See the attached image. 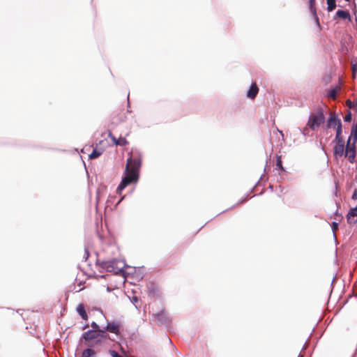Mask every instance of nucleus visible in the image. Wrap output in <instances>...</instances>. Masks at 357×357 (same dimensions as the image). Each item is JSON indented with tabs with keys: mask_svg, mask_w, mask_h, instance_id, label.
Returning a JSON list of instances; mask_svg holds the SVG:
<instances>
[{
	"mask_svg": "<svg viewBox=\"0 0 357 357\" xmlns=\"http://www.w3.org/2000/svg\"><path fill=\"white\" fill-rule=\"evenodd\" d=\"M89 327V325L88 324H85L83 327V329L85 330L86 328H87Z\"/></svg>",
	"mask_w": 357,
	"mask_h": 357,
	"instance_id": "nucleus-31",
	"label": "nucleus"
},
{
	"mask_svg": "<svg viewBox=\"0 0 357 357\" xmlns=\"http://www.w3.org/2000/svg\"><path fill=\"white\" fill-rule=\"evenodd\" d=\"M109 354L111 355L112 357H122L120 356L116 351L114 350H109Z\"/></svg>",
	"mask_w": 357,
	"mask_h": 357,
	"instance_id": "nucleus-23",
	"label": "nucleus"
},
{
	"mask_svg": "<svg viewBox=\"0 0 357 357\" xmlns=\"http://www.w3.org/2000/svg\"><path fill=\"white\" fill-rule=\"evenodd\" d=\"M338 228V223L336 222H333L332 223V229L333 231L337 230Z\"/></svg>",
	"mask_w": 357,
	"mask_h": 357,
	"instance_id": "nucleus-28",
	"label": "nucleus"
},
{
	"mask_svg": "<svg viewBox=\"0 0 357 357\" xmlns=\"http://www.w3.org/2000/svg\"><path fill=\"white\" fill-rule=\"evenodd\" d=\"M346 1H349L350 0H345Z\"/></svg>",
	"mask_w": 357,
	"mask_h": 357,
	"instance_id": "nucleus-33",
	"label": "nucleus"
},
{
	"mask_svg": "<svg viewBox=\"0 0 357 357\" xmlns=\"http://www.w3.org/2000/svg\"><path fill=\"white\" fill-rule=\"evenodd\" d=\"M132 300H133V301H134V302H137L138 298H137V297L134 296V297L132 298Z\"/></svg>",
	"mask_w": 357,
	"mask_h": 357,
	"instance_id": "nucleus-30",
	"label": "nucleus"
},
{
	"mask_svg": "<svg viewBox=\"0 0 357 357\" xmlns=\"http://www.w3.org/2000/svg\"><path fill=\"white\" fill-rule=\"evenodd\" d=\"M276 167L279 169H283V167H282V160H281L280 157H278V158H277Z\"/></svg>",
	"mask_w": 357,
	"mask_h": 357,
	"instance_id": "nucleus-20",
	"label": "nucleus"
},
{
	"mask_svg": "<svg viewBox=\"0 0 357 357\" xmlns=\"http://www.w3.org/2000/svg\"><path fill=\"white\" fill-rule=\"evenodd\" d=\"M77 312L83 319L86 320L88 319V316L85 311L84 306L83 304H79L77 306Z\"/></svg>",
	"mask_w": 357,
	"mask_h": 357,
	"instance_id": "nucleus-13",
	"label": "nucleus"
},
{
	"mask_svg": "<svg viewBox=\"0 0 357 357\" xmlns=\"http://www.w3.org/2000/svg\"><path fill=\"white\" fill-rule=\"evenodd\" d=\"M102 154V151H98L97 149H93L92 153L89 155L90 159H95L99 157Z\"/></svg>",
	"mask_w": 357,
	"mask_h": 357,
	"instance_id": "nucleus-18",
	"label": "nucleus"
},
{
	"mask_svg": "<svg viewBox=\"0 0 357 357\" xmlns=\"http://www.w3.org/2000/svg\"><path fill=\"white\" fill-rule=\"evenodd\" d=\"M335 129L336 133H335V137L334 140L344 139L342 135V124L338 125V126Z\"/></svg>",
	"mask_w": 357,
	"mask_h": 357,
	"instance_id": "nucleus-15",
	"label": "nucleus"
},
{
	"mask_svg": "<svg viewBox=\"0 0 357 357\" xmlns=\"http://www.w3.org/2000/svg\"><path fill=\"white\" fill-rule=\"evenodd\" d=\"M162 317V313H158L155 315V318L156 319H158V321H160V317Z\"/></svg>",
	"mask_w": 357,
	"mask_h": 357,
	"instance_id": "nucleus-29",
	"label": "nucleus"
},
{
	"mask_svg": "<svg viewBox=\"0 0 357 357\" xmlns=\"http://www.w3.org/2000/svg\"><path fill=\"white\" fill-rule=\"evenodd\" d=\"M352 119V115H351V113L350 112H349L347 113V114H346V116H344V121L346 122H350Z\"/></svg>",
	"mask_w": 357,
	"mask_h": 357,
	"instance_id": "nucleus-22",
	"label": "nucleus"
},
{
	"mask_svg": "<svg viewBox=\"0 0 357 357\" xmlns=\"http://www.w3.org/2000/svg\"><path fill=\"white\" fill-rule=\"evenodd\" d=\"M126 266L124 261L113 259L110 261H104L102 264V267L108 272H112L115 274H119L123 272V268Z\"/></svg>",
	"mask_w": 357,
	"mask_h": 357,
	"instance_id": "nucleus-4",
	"label": "nucleus"
},
{
	"mask_svg": "<svg viewBox=\"0 0 357 357\" xmlns=\"http://www.w3.org/2000/svg\"><path fill=\"white\" fill-rule=\"evenodd\" d=\"M121 327V322L119 320H113L107 322V326L105 328L108 332L114 333L116 335L120 334V329Z\"/></svg>",
	"mask_w": 357,
	"mask_h": 357,
	"instance_id": "nucleus-8",
	"label": "nucleus"
},
{
	"mask_svg": "<svg viewBox=\"0 0 357 357\" xmlns=\"http://www.w3.org/2000/svg\"><path fill=\"white\" fill-rule=\"evenodd\" d=\"M127 144H128L127 140L123 137H120L119 139V142H116V145H119V146H125Z\"/></svg>",
	"mask_w": 357,
	"mask_h": 357,
	"instance_id": "nucleus-19",
	"label": "nucleus"
},
{
	"mask_svg": "<svg viewBox=\"0 0 357 357\" xmlns=\"http://www.w3.org/2000/svg\"><path fill=\"white\" fill-rule=\"evenodd\" d=\"M351 199L353 200H357V188H355V190H354L352 196H351Z\"/></svg>",
	"mask_w": 357,
	"mask_h": 357,
	"instance_id": "nucleus-26",
	"label": "nucleus"
},
{
	"mask_svg": "<svg viewBox=\"0 0 357 357\" xmlns=\"http://www.w3.org/2000/svg\"><path fill=\"white\" fill-rule=\"evenodd\" d=\"M86 259H87V257H89V252L86 250Z\"/></svg>",
	"mask_w": 357,
	"mask_h": 357,
	"instance_id": "nucleus-32",
	"label": "nucleus"
},
{
	"mask_svg": "<svg viewBox=\"0 0 357 357\" xmlns=\"http://www.w3.org/2000/svg\"><path fill=\"white\" fill-rule=\"evenodd\" d=\"M333 142L335 144L333 148V155L336 159L340 158L344 155L345 152L344 140H333Z\"/></svg>",
	"mask_w": 357,
	"mask_h": 357,
	"instance_id": "nucleus-6",
	"label": "nucleus"
},
{
	"mask_svg": "<svg viewBox=\"0 0 357 357\" xmlns=\"http://www.w3.org/2000/svg\"><path fill=\"white\" fill-rule=\"evenodd\" d=\"M337 94V91L335 89H332L328 92V96L333 98H335Z\"/></svg>",
	"mask_w": 357,
	"mask_h": 357,
	"instance_id": "nucleus-24",
	"label": "nucleus"
},
{
	"mask_svg": "<svg viewBox=\"0 0 357 357\" xmlns=\"http://www.w3.org/2000/svg\"><path fill=\"white\" fill-rule=\"evenodd\" d=\"M107 332L108 331L105 328H102L100 331H98V332H84L82 335L80 341H86L90 345H91V342H94L95 344L100 346L105 340H112Z\"/></svg>",
	"mask_w": 357,
	"mask_h": 357,
	"instance_id": "nucleus-2",
	"label": "nucleus"
},
{
	"mask_svg": "<svg viewBox=\"0 0 357 357\" xmlns=\"http://www.w3.org/2000/svg\"><path fill=\"white\" fill-rule=\"evenodd\" d=\"M325 116L321 108H319L316 112L311 113L307 123V126L312 130H317L324 123Z\"/></svg>",
	"mask_w": 357,
	"mask_h": 357,
	"instance_id": "nucleus-3",
	"label": "nucleus"
},
{
	"mask_svg": "<svg viewBox=\"0 0 357 357\" xmlns=\"http://www.w3.org/2000/svg\"><path fill=\"white\" fill-rule=\"evenodd\" d=\"M356 143H354L350 140H347V146L344 155V157L348 158V160L350 163H354L355 162L356 155Z\"/></svg>",
	"mask_w": 357,
	"mask_h": 357,
	"instance_id": "nucleus-5",
	"label": "nucleus"
},
{
	"mask_svg": "<svg viewBox=\"0 0 357 357\" xmlns=\"http://www.w3.org/2000/svg\"><path fill=\"white\" fill-rule=\"evenodd\" d=\"M300 131L302 133V135L305 137L307 135L308 128L306 127V128H303L302 130L300 129Z\"/></svg>",
	"mask_w": 357,
	"mask_h": 357,
	"instance_id": "nucleus-25",
	"label": "nucleus"
},
{
	"mask_svg": "<svg viewBox=\"0 0 357 357\" xmlns=\"http://www.w3.org/2000/svg\"><path fill=\"white\" fill-rule=\"evenodd\" d=\"M336 16L340 18L344 19V20H346V19L350 20V14L348 11H346V10H338L336 12Z\"/></svg>",
	"mask_w": 357,
	"mask_h": 357,
	"instance_id": "nucleus-14",
	"label": "nucleus"
},
{
	"mask_svg": "<svg viewBox=\"0 0 357 357\" xmlns=\"http://www.w3.org/2000/svg\"><path fill=\"white\" fill-rule=\"evenodd\" d=\"M141 161L138 158H129L127 160L125 176L117 188V192L121 195V191L130 183L137 182L139 178V169Z\"/></svg>",
	"mask_w": 357,
	"mask_h": 357,
	"instance_id": "nucleus-1",
	"label": "nucleus"
},
{
	"mask_svg": "<svg viewBox=\"0 0 357 357\" xmlns=\"http://www.w3.org/2000/svg\"><path fill=\"white\" fill-rule=\"evenodd\" d=\"M259 89L256 84H251L250 89L248 90L247 93V96L249 98L253 99L256 97L257 94L258 93Z\"/></svg>",
	"mask_w": 357,
	"mask_h": 357,
	"instance_id": "nucleus-11",
	"label": "nucleus"
},
{
	"mask_svg": "<svg viewBox=\"0 0 357 357\" xmlns=\"http://www.w3.org/2000/svg\"><path fill=\"white\" fill-rule=\"evenodd\" d=\"M351 68H352V72H353V75H354V77H355V75L356 73H357V63H351Z\"/></svg>",
	"mask_w": 357,
	"mask_h": 357,
	"instance_id": "nucleus-21",
	"label": "nucleus"
},
{
	"mask_svg": "<svg viewBox=\"0 0 357 357\" xmlns=\"http://www.w3.org/2000/svg\"><path fill=\"white\" fill-rule=\"evenodd\" d=\"M347 218L349 224H355L357 222V205L349 210Z\"/></svg>",
	"mask_w": 357,
	"mask_h": 357,
	"instance_id": "nucleus-10",
	"label": "nucleus"
},
{
	"mask_svg": "<svg viewBox=\"0 0 357 357\" xmlns=\"http://www.w3.org/2000/svg\"><path fill=\"white\" fill-rule=\"evenodd\" d=\"M342 124L341 120L335 112H331L326 121L327 128H336L338 125Z\"/></svg>",
	"mask_w": 357,
	"mask_h": 357,
	"instance_id": "nucleus-9",
	"label": "nucleus"
},
{
	"mask_svg": "<svg viewBox=\"0 0 357 357\" xmlns=\"http://www.w3.org/2000/svg\"><path fill=\"white\" fill-rule=\"evenodd\" d=\"M109 137L112 139L114 144H116V142H119V139H116L114 136H113L111 132L109 133Z\"/></svg>",
	"mask_w": 357,
	"mask_h": 357,
	"instance_id": "nucleus-27",
	"label": "nucleus"
},
{
	"mask_svg": "<svg viewBox=\"0 0 357 357\" xmlns=\"http://www.w3.org/2000/svg\"><path fill=\"white\" fill-rule=\"evenodd\" d=\"M84 344L86 346V348L83 350L82 357H96L98 351L96 348L99 346L95 344L94 342H91V345H90L86 341H84Z\"/></svg>",
	"mask_w": 357,
	"mask_h": 357,
	"instance_id": "nucleus-7",
	"label": "nucleus"
},
{
	"mask_svg": "<svg viewBox=\"0 0 357 357\" xmlns=\"http://www.w3.org/2000/svg\"><path fill=\"white\" fill-rule=\"evenodd\" d=\"M309 3H310V10L314 17L316 23L317 24L318 26H319V18L316 14V9L314 7L315 0H309Z\"/></svg>",
	"mask_w": 357,
	"mask_h": 357,
	"instance_id": "nucleus-12",
	"label": "nucleus"
},
{
	"mask_svg": "<svg viewBox=\"0 0 357 357\" xmlns=\"http://www.w3.org/2000/svg\"><path fill=\"white\" fill-rule=\"evenodd\" d=\"M328 4V10L332 11L336 8L335 0H326Z\"/></svg>",
	"mask_w": 357,
	"mask_h": 357,
	"instance_id": "nucleus-17",
	"label": "nucleus"
},
{
	"mask_svg": "<svg viewBox=\"0 0 357 357\" xmlns=\"http://www.w3.org/2000/svg\"><path fill=\"white\" fill-rule=\"evenodd\" d=\"M91 326L92 329L88 330L86 332H93V331L98 332V331H100L102 329V328H100L99 325L95 321L91 322Z\"/></svg>",
	"mask_w": 357,
	"mask_h": 357,
	"instance_id": "nucleus-16",
	"label": "nucleus"
}]
</instances>
